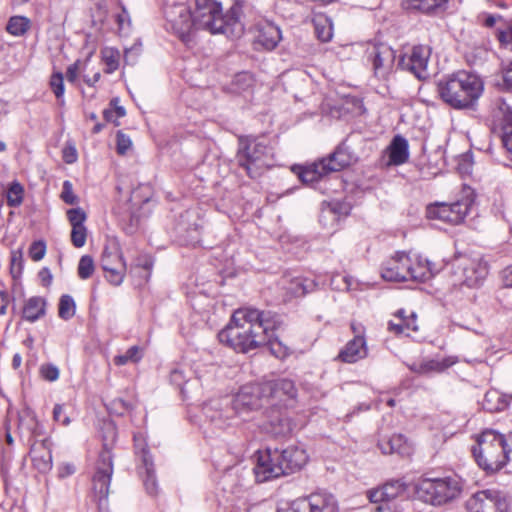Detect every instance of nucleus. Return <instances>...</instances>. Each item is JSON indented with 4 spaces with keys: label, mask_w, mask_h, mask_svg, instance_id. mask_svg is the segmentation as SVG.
Instances as JSON below:
<instances>
[{
    "label": "nucleus",
    "mask_w": 512,
    "mask_h": 512,
    "mask_svg": "<svg viewBox=\"0 0 512 512\" xmlns=\"http://www.w3.org/2000/svg\"><path fill=\"white\" fill-rule=\"evenodd\" d=\"M227 409H232L230 398L225 397L219 400H212L203 407L205 417L216 427L225 428L233 417H227Z\"/></svg>",
    "instance_id": "obj_19"
},
{
    "label": "nucleus",
    "mask_w": 512,
    "mask_h": 512,
    "mask_svg": "<svg viewBox=\"0 0 512 512\" xmlns=\"http://www.w3.org/2000/svg\"><path fill=\"white\" fill-rule=\"evenodd\" d=\"M80 65L81 62L77 60L76 62L68 66L66 70V78L68 82L75 83L77 81L80 72Z\"/></svg>",
    "instance_id": "obj_60"
},
{
    "label": "nucleus",
    "mask_w": 512,
    "mask_h": 512,
    "mask_svg": "<svg viewBox=\"0 0 512 512\" xmlns=\"http://www.w3.org/2000/svg\"><path fill=\"white\" fill-rule=\"evenodd\" d=\"M63 160L67 164H72L77 160V151L74 146L69 145L63 149Z\"/></svg>",
    "instance_id": "obj_62"
},
{
    "label": "nucleus",
    "mask_w": 512,
    "mask_h": 512,
    "mask_svg": "<svg viewBox=\"0 0 512 512\" xmlns=\"http://www.w3.org/2000/svg\"><path fill=\"white\" fill-rule=\"evenodd\" d=\"M484 91L482 79L472 73L459 71L437 83L440 98L457 110L473 109Z\"/></svg>",
    "instance_id": "obj_3"
},
{
    "label": "nucleus",
    "mask_w": 512,
    "mask_h": 512,
    "mask_svg": "<svg viewBox=\"0 0 512 512\" xmlns=\"http://www.w3.org/2000/svg\"><path fill=\"white\" fill-rule=\"evenodd\" d=\"M76 312V304L74 299L68 295H62L59 300L58 315L63 320L71 319Z\"/></svg>",
    "instance_id": "obj_38"
},
{
    "label": "nucleus",
    "mask_w": 512,
    "mask_h": 512,
    "mask_svg": "<svg viewBox=\"0 0 512 512\" xmlns=\"http://www.w3.org/2000/svg\"><path fill=\"white\" fill-rule=\"evenodd\" d=\"M378 447L383 454L397 453L400 456H409L412 453V446L401 434H395L389 438L381 439Z\"/></svg>",
    "instance_id": "obj_28"
},
{
    "label": "nucleus",
    "mask_w": 512,
    "mask_h": 512,
    "mask_svg": "<svg viewBox=\"0 0 512 512\" xmlns=\"http://www.w3.org/2000/svg\"><path fill=\"white\" fill-rule=\"evenodd\" d=\"M472 453L479 467L487 473L501 470L512 452V436L507 438L493 429H486L476 438Z\"/></svg>",
    "instance_id": "obj_5"
},
{
    "label": "nucleus",
    "mask_w": 512,
    "mask_h": 512,
    "mask_svg": "<svg viewBox=\"0 0 512 512\" xmlns=\"http://www.w3.org/2000/svg\"><path fill=\"white\" fill-rule=\"evenodd\" d=\"M448 1L449 0H409L406 4V8L431 13L442 8Z\"/></svg>",
    "instance_id": "obj_34"
},
{
    "label": "nucleus",
    "mask_w": 512,
    "mask_h": 512,
    "mask_svg": "<svg viewBox=\"0 0 512 512\" xmlns=\"http://www.w3.org/2000/svg\"><path fill=\"white\" fill-rule=\"evenodd\" d=\"M278 512H308L304 497H299L289 503L286 507H281Z\"/></svg>",
    "instance_id": "obj_54"
},
{
    "label": "nucleus",
    "mask_w": 512,
    "mask_h": 512,
    "mask_svg": "<svg viewBox=\"0 0 512 512\" xmlns=\"http://www.w3.org/2000/svg\"><path fill=\"white\" fill-rule=\"evenodd\" d=\"M499 113L502 114V143L508 157L512 160V110L510 106L503 100L498 103Z\"/></svg>",
    "instance_id": "obj_27"
},
{
    "label": "nucleus",
    "mask_w": 512,
    "mask_h": 512,
    "mask_svg": "<svg viewBox=\"0 0 512 512\" xmlns=\"http://www.w3.org/2000/svg\"><path fill=\"white\" fill-rule=\"evenodd\" d=\"M406 485L401 480H391L381 487L369 490L367 496L371 502L390 501L404 493Z\"/></svg>",
    "instance_id": "obj_23"
},
{
    "label": "nucleus",
    "mask_w": 512,
    "mask_h": 512,
    "mask_svg": "<svg viewBox=\"0 0 512 512\" xmlns=\"http://www.w3.org/2000/svg\"><path fill=\"white\" fill-rule=\"evenodd\" d=\"M255 30V43L266 50L274 49L282 38L279 27L268 20L258 22Z\"/></svg>",
    "instance_id": "obj_20"
},
{
    "label": "nucleus",
    "mask_w": 512,
    "mask_h": 512,
    "mask_svg": "<svg viewBox=\"0 0 512 512\" xmlns=\"http://www.w3.org/2000/svg\"><path fill=\"white\" fill-rule=\"evenodd\" d=\"M411 264V257L405 252H397L387 260L382 267L381 276L386 281L404 282L409 274L408 266Z\"/></svg>",
    "instance_id": "obj_17"
},
{
    "label": "nucleus",
    "mask_w": 512,
    "mask_h": 512,
    "mask_svg": "<svg viewBox=\"0 0 512 512\" xmlns=\"http://www.w3.org/2000/svg\"><path fill=\"white\" fill-rule=\"evenodd\" d=\"M308 512H339V502L334 494L317 490L304 496Z\"/></svg>",
    "instance_id": "obj_18"
},
{
    "label": "nucleus",
    "mask_w": 512,
    "mask_h": 512,
    "mask_svg": "<svg viewBox=\"0 0 512 512\" xmlns=\"http://www.w3.org/2000/svg\"><path fill=\"white\" fill-rule=\"evenodd\" d=\"M106 429L111 438V443H108L107 440L104 439L103 449L96 462L95 473L92 479L94 497L98 502L99 508L102 507L103 502L108 498L111 477L113 474V456L111 450L112 443L116 437V431L111 424H108Z\"/></svg>",
    "instance_id": "obj_8"
},
{
    "label": "nucleus",
    "mask_w": 512,
    "mask_h": 512,
    "mask_svg": "<svg viewBox=\"0 0 512 512\" xmlns=\"http://www.w3.org/2000/svg\"><path fill=\"white\" fill-rule=\"evenodd\" d=\"M497 85L503 90L512 92V62L502 68L501 80Z\"/></svg>",
    "instance_id": "obj_48"
},
{
    "label": "nucleus",
    "mask_w": 512,
    "mask_h": 512,
    "mask_svg": "<svg viewBox=\"0 0 512 512\" xmlns=\"http://www.w3.org/2000/svg\"><path fill=\"white\" fill-rule=\"evenodd\" d=\"M367 355L366 342L362 336H355L339 352L338 359L345 363H354Z\"/></svg>",
    "instance_id": "obj_29"
},
{
    "label": "nucleus",
    "mask_w": 512,
    "mask_h": 512,
    "mask_svg": "<svg viewBox=\"0 0 512 512\" xmlns=\"http://www.w3.org/2000/svg\"><path fill=\"white\" fill-rule=\"evenodd\" d=\"M46 253V245L43 241H35L29 247V257L33 261H40Z\"/></svg>",
    "instance_id": "obj_52"
},
{
    "label": "nucleus",
    "mask_w": 512,
    "mask_h": 512,
    "mask_svg": "<svg viewBox=\"0 0 512 512\" xmlns=\"http://www.w3.org/2000/svg\"><path fill=\"white\" fill-rule=\"evenodd\" d=\"M50 87L57 99H61L64 95V78L62 73H53L50 78Z\"/></svg>",
    "instance_id": "obj_49"
},
{
    "label": "nucleus",
    "mask_w": 512,
    "mask_h": 512,
    "mask_svg": "<svg viewBox=\"0 0 512 512\" xmlns=\"http://www.w3.org/2000/svg\"><path fill=\"white\" fill-rule=\"evenodd\" d=\"M368 58L375 76L385 78L393 68L396 53L389 45L377 43L368 49Z\"/></svg>",
    "instance_id": "obj_15"
},
{
    "label": "nucleus",
    "mask_w": 512,
    "mask_h": 512,
    "mask_svg": "<svg viewBox=\"0 0 512 512\" xmlns=\"http://www.w3.org/2000/svg\"><path fill=\"white\" fill-rule=\"evenodd\" d=\"M87 229L85 226L73 227L71 231V242L77 247H83L86 243Z\"/></svg>",
    "instance_id": "obj_51"
},
{
    "label": "nucleus",
    "mask_w": 512,
    "mask_h": 512,
    "mask_svg": "<svg viewBox=\"0 0 512 512\" xmlns=\"http://www.w3.org/2000/svg\"><path fill=\"white\" fill-rule=\"evenodd\" d=\"M53 419L61 423L63 426H68L71 422L70 417L64 414V406L56 404L53 409Z\"/></svg>",
    "instance_id": "obj_58"
},
{
    "label": "nucleus",
    "mask_w": 512,
    "mask_h": 512,
    "mask_svg": "<svg viewBox=\"0 0 512 512\" xmlns=\"http://www.w3.org/2000/svg\"><path fill=\"white\" fill-rule=\"evenodd\" d=\"M67 218L73 227L84 226V222L87 218L86 213L80 207L72 208L67 211Z\"/></svg>",
    "instance_id": "obj_47"
},
{
    "label": "nucleus",
    "mask_w": 512,
    "mask_h": 512,
    "mask_svg": "<svg viewBox=\"0 0 512 512\" xmlns=\"http://www.w3.org/2000/svg\"><path fill=\"white\" fill-rule=\"evenodd\" d=\"M409 275L407 281L424 282L437 274L440 268L421 256L411 258V264L408 266Z\"/></svg>",
    "instance_id": "obj_22"
},
{
    "label": "nucleus",
    "mask_w": 512,
    "mask_h": 512,
    "mask_svg": "<svg viewBox=\"0 0 512 512\" xmlns=\"http://www.w3.org/2000/svg\"><path fill=\"white\" fill-rule=\"evenodd\" d=\"M315 287L313 280L302 277H296L291 280L288 291L295 297L304 296L306 293L312 291Z\"/></svg>",
    "instance_id": "obj_35"
},
{
    "label": "nucleus",
    "mask_w": 512,
    "mask_h": 512,
    "mask_svg": "<svg viewBox=\"0 0 512 512\" xmlns=\"http://www.w3.org/2000/svg\"><path fill=\"white\" fill-rule=\"evenodd\" d=\"M185 378V372L181 368H175L170 372L171 383L178 386L182 393H184V385L187 383Z\"/></svg>",
    "instance_id": "obj_56"
},
{
    "label": "nucleus",
    "mask_w": 512,
    "mask_h": 512,
    "mask_svg": "<svg viewBox=\"0 0 512 512\" xmlns=\"http://www.w3.org/2000/svg\"><path fill=\"white\" fill-rule=\"evenodd\" d=\"M30 28V20L24 16H13L7 24V31L14 36H22Z\"/></svg>",
    "instance_id": "obj_37"
},
{
    "label": "nucleus",
    "mask_w": 512,
    "mask_h": 512,
    "mask_svg": "<svg viewBox=\"0 0 512 512\" xmlns=\"http://www.w3.org/2000/svg\"><path fill=\"white\" fill-rule=\"evenodd\" d=\"M280 324L278 317L271 312L240 308L233 313L229 324L219 332L218 338L235 351L246 353L265 345L271 331L276 330Z\"/></svg>",
    "instance_id": "obj_1"
},
{
    "label": "nucleus",
    "mask_w": 512,
    "mask_h": 512,
    "mask_svg": "<svg viewBox=\"0 0 512 512\" xmlns=\"http://www.w3.org/2000/svg\"><path fill=\"white\" fill-rule=\"evenodd\" d=\"M40 374L45 380L53 382L59 378V369L53 364H45L41 366Z\"/></svg>",
    "instance_id": "obj_55"
},
{
    "label": "nucleus",
    "mask_w": 512,
    "mask_h": 512,
    "mask_svg": "<svg viewBox=\"0 0 512 512\" xmlns=\"http://www.w3.org/2000/svg\"><path fill=\"white\" fill-rule=\"evenodd\" d=\"M102 59L106 65V73H113L119 67V51L114 48L106 47L101 51Z\"/></svg>",
    "instance_id": "obj_40"
},
{
    "label": "nucleus",
    "mask_w": 512,
    "mask_h": 512,
    "mask_svg": "<svg viewBox=\"0 0 512 512\" xmlns=\"http://www.w3.org/2000/svg\"><path fill=\"white\" fill-rule=\"evenodd\" d=\"M141 359L140 350L137 346L130 347L125 354L117 355L114 357V363L117 366H122L128 362H138Z\"/></svg>",
    "instance_id": "obj_44"
},
{
    "label": "nucleus",
    "mask_w": 512,
    "mask_h": 512,
    "mask_svg": "<svg viewBox=\"0 0 512 512\" xmlns=\"http://www.w3.org/2000/svg\"><path fill=\"white\" fill-rule=\"evenodd\" d=\"M236 161L250 178H256L272 166V149L264 140L240 137Z\"/></svg>",
    "instance_id": "obj_7"
},
{
    "label": "nucleus",
    "mask_w": 512,
    "mask_h": 512,
    "mask_svg": "<svg viewBox=\"0 0 512 512\" xmlns=\"http://www.w3.org/2000/svg\"><path fill=\"white\" fill-rule=\"evenodd\" d=\"M166 29L176 34L183 42H188L196 25L193 13L185 3L166 5L164 8Z\"/></svg>",
    "instance_id": "obj_10"
},
{
    "label": "nucleus",
    "mask_w": 512,
    "mask_h": 512,
    "mask_svg": "<svg viewBox=\"0 0 512 512\" xmlns=\"http://www.w3.org/2000/svg\"><path fill=\"white\" fill-rule=\"evenodd\" d=\"M232 409H227V417L257 410L268 403L266 393L264 394V382L248 384L239 390V392L230 399Z\"/></svg>",
    "instance_id": "obj_9"
},
{
    "label": "nucleus",
    "mask_w": 512,
    "mask_h": 512,
    "mask_svg": "<svg viewBox=\"0 0 512 512\" xmlns=\"http://www.w3.org/2000/svg\"><path fill=\"white\" fill-rule=\"evenodd\" d=\"M500 277L505 287L512 288V266L503 269L500 273Z\"/></svg>",
    "instance_id": "obj_63"
},
{
    "label": "nucleus",
    "mask_w": 512,
    "mask_h": 512,
    "mask_svg": "<svg viewBox=\"0 0 512 512\" xmlns=\"http://www.w3.org/2000/svg\"><path fill=\"white\" fill-rule=\"evenodd\" d=\"M141 453L142 462L145 468L143 483L147 493L155 496L158 493V482L155 476L153 460L145 448L141 449Z\"/></svg>",
    "instance_id": "obj_31"
},
{
    "label": "nucleus",
    "mask_w": 512,
    "mask_h": 512,
    "mask_svg": "<svg viewBox=\"0 0 512 512\" xmlns=\"http://www.w3.org/2000/svg\"><path fill=\"white\" fill-rule=\"evenodd\" d=\"M466 507L470 512H506V498L496 490H483L469 498Z\"/></svg>",
    "instance_id": "obj_14"
},
{
    "label": "nucleus",
    "mask_w": 512,
    "mask_h": 512,
    "mask_svg": "<svg viewBox=\"0 0 512 512\" xmlns=\"http://www.w3.org/2000/svg\"><path fill=\"white\" fill-rule=\"evenodd\" d=\"M124 261L118 247L105 248L101 257V266L104 271L115 267L116 263Z\"/></svg>",
    "instance_id": "obj_39"
},
{
    "label": "nucleus",
    "mask_w": 512,
    "mask_h": 512,
    "mask_svg": "<svg viewBox=\"0 0 512 512\" xmlns=\"http://www.w3.org/2000/svg\"><path fill=\"white\" fill-rule=\"evenodd\" d=\"M416 314L414 312H411L409 315L404 314V325L407 332V335H409L410 331H417L418 326L416 324Z\"/></svg>",
    "instance_id": "obj_61"
},
{
    "label": "nucleus",
    "mask_w": 512,
    "mask_h": 512,
    "mask_svg": "<svg viewBox=\"0 0 512 512\" xmlns=\"http://www.w3.org/2000/svg\"><path fill=\"white\" fill-rule=\"evenodd\" d=\"M274 331H271L270 339L266 342L269 345L270 351L277 358H285L290 354L289 348L282 344L277 338H274Z\"/></svg>",
    "instance_id": "obj_43"
},
{
    "label": "nucleus",
    "mask_w": 512,
    "mask_h": 512,
    "mask_svg": "<svg viewBox=\"0 0 512 512\" xmlns=\"http://www.w3.org/2000/svg\"><path fill=\"white\" fill-rule=\"evenodd\" d=\"M271 406H286L287 401L296 397L297 390L294 382L289 379H278L264 382V394Z\"/></svg>",
    "instance_id": "obj_16"
},
{
    "label": "nucleus",
    "mask_w": 512,
    "mask_h": 512,
    "mask_svg": "<svg viewBox=\"0 0 512 512\" xmlns=\"http://www.w3.org/2000/svg\"><path fill=\"white\" fill-rule=\"evenodd\" d=\"M456 363V358L454 357H445L441 360L439 359H424L421 362H414L411 364H407L409 370L417 374H430L433 372L439 373L443 372L447 368L451 367Z\"/></svg>",
    "instance_id": "obj_26"
},
{
    "label": "nucleus",
    "mask_w": 512,
    "mask_h": 512,
    "mask_svg": "<svg viewBox=\"0 0 512 512\" xmlns=\"http://www.w3.org/2000/svg\"><path fill=\"white\" fill-rule=\"evenodd\" d=\"M408 141L401 135H396L386 149L388 155L387 166H399L409 158Z\"/></svg>",
    "instance_id": "obj_25"
},
{
    "label": "nucleus",
    "mask_w": 512,
    "mask_h": 512,
    "mask_svg": "<svg viewBox=\"0 0 512 512\" xmlns=\"http://www.w3.org/2000/svg\"><path fill=\"white\" fill-rule=\"evenodd\" d=\"M326 165L330 172L340 171L357 162L358 156L354 153L347 141H343L336 150L329 155Z\"/></svg>",
    "instance_id": "obj_21"
},
{
    "label": "nucleus",
    "mask_w": 512,
    "mask_h": 512,
    "mask_svg": "<svg viewBox=\"0 0 512 512\" xmlns=\"http://www.w3.org/2000/svg\"><path fill=\"white\" fill-rule=\"evenodd\" d=\"M463 484L457 476L423 478L415 486L417 497L432 506H443L456 500L462 493Z\"/></svg>",
    "instance_id": "obj_6"
},
{
    "label": "nucleus",
    "mask_w": 512,
    "mask_h": 512,
    "mask_svg": "<svg viewBox=\"0 0 512 512\" xmlns=\"http://www.w3.org/2000/svg\"><path fill=\"white\" fill-rule=\"evenodd\" d=\"M241 6L235 2L226 14H223V0H196L193 12L196 30H207L212 34H224L230 38H239L244 33L240 20Z\"/></svg>",
    "instance_id": "obj_2"
},
{
    "label": "nucleus",
    "mask_w": 512,
    "mask_h": 512,
    "mask_svg": "<svg viewBox=\"0 0 512 512\" xmlns=\"http://www.w3.org/2000/svg\"><path fill=\"white\" fill-rule=\"evenodd\" d=\"M61 199L69 205H74L78 203V197L73 192L72 183L68 180L64 181L63 188L61 192Z\"/></svg>",
    "instance_id": "obj_53"
},
{
    "label": "nucleus",
    "mask_w": 512,
    "mask_h": 512,
    "mask_svg": "<svg viewBox=\"0 0 512 512\" xmlns=\"http://www.w3.org/2000/svg\"><path fill=\"white\" fill-rule=\"evenodd\" d=\"M429 45H415L411 50L403 54L399 59V67L408 71L419 80H426L430 77L428 64L431 56Z\"/></svg>",
    "instance_id": "obj_13"
},
{
    "label": "nucleus",
    "mask_w": 512,
    "mask_h": 512,
    "mask_svg": "<svg viewBox=\"0 0 512 512\" xmlns=\"http://www.w3.org/2000/svg\"><path fill=\"white\" fill-rule=\"evenodd\" d=\"M472 204V197L466 195L461 200L453 203H436L428 206L427 216L431 219H439L452 225H458L464 221Z\"/></svg>",
    "instance_id": "obj_12"
},
{
    "label": "nucleus",
    "mask_w": 512,
    "mask_h": 512,
    "mask_svg": "<svg viewBox=\"0 0 512 512\" xmlns=\"http://www.w3.org/2000/svg\"><path fill=\"white\" fill-rule=\"evenodd\" d=\"M94 272V261L89 255H84L80 258L78 264V275L81 279H88Z\"/></svg>",
    "instance_id": "obj_45"
},
{
    "label": "nucleus",
    "mask_w": 512,
    "mask_h": 512,
    "mask_svg": "<svg viewBox=\"0 0 512 512\" xmlns=\"http://www.w3.org/2000/svg\"><path fill=\"white\" fill-rule=\"evenodd\" d=\"M460 284L467 287L479 286L488 274V265L481 257L461 255L453 262Z\"/></svg>",
    "instance_id": "obj_11"
},
{
    "label": "nucleus",
    "mask_w": 512,
    "mask_h": 512,
    "mask_svg": "<svg viewBox=\"0 0 512 512\" xmlns=\"http://www.w3.org/2000/svg\"><path fill=\"white\" fill-rule=\"evenodd\" d=\"M38 275L44 286H49L51 284L52 274L48 268H42Z\"/></svg>",
    "instance_id": "obj_64"
},
{
    "label": "nucleus",
    "mask_w": 512,
    "mask_h": 512,
    "mask_svg": "<svg viewBox=\"0 0 512 512\" xmlns=\"http://www.w3.org/2000/svg\"><path fill=\"white\" fill-rule=\"evenodd\" d=\"M24 187L18 181H13L6 192L7 204L9 207H19L24 199Z\"/></svg>",
    "instance_id": "obj_36"
},
{
    "label": "nucleus",
    "mask_w": 512,
    "mask_h": 512,
    "mask_svg": "<svg viewBox=\"0 0 512 512\" xmlns=\"http://www.w3.org/2000/svg\"><path fill=\"white\" fill-rule=\"evenodd\" d=\"M23 272V255L21 250L11 252L10 273L14 280L20 278Z\"/></svg>",
    "instance_id": "obj_42"
},
{
    "label": "nucleus",
    "mask_w": 512,
    "mask_h": 512,
    "mask_svg": "<svg viewBox=\"0 0 512 512\" xmlns=\"http://www.w3.org/2000/svg\"><path fill=\"white\" fill-rule=\"evenodd\" d=\"M308 461L307 453L298 446L285 449H270L259 452L257 464L254 467L258 482H266L282 475L299 471Z\"/></svg>",
    "instance_id": "obj_4"
},
{
    "label": "nucleus",
    "mask_w": 512,
    "mask_h": 512,
    "mask_svg": "<svg viewBox=\"0 0 512 512\" xmlns=\"http://www.w3.org/2000/svg\"><path fill=\"white\" fill-rule=\"evenodd\" d=\"M30 456L33 466L41 473H46L52 468V454L49 441L44 439L34 443L30 448Z\"/></svg>",
    "instance_id": "obj_24"
},
{
    "label": "nucleus",
    "mask_w": 512,
    "mask_h": 512,
    "mask_svg": "<svg viewBox=\"0 0 512 512\" xmlns=\"http://www.w3.org/2000/svg\"><path fill=\"white\" fill-rule=\"evenodd\" d=\"M132 142L131 139L122 133L121 131H118L117 133V153L120 155L126 154V152L131 148Z\"/></svg>",
    "instance_id": "obj_57"
},
{
    "label": "nucleus",
    "mask_w": 512,
    "mask_h": 512,
    "mask_svg": "<svg viewBox=\"0 0 512 512\" xmlns=\"http://www.w3.org/2000/svg\"><path fill=\"white\" fill-rule=\"evenodd\" d=\"M264 429L275 437H285L292 432L293 426L291 420L284 413L279 412L269 418Z\"/></svg>",
    "instance_id": "obj_30"
},
{
    "label": "nucleus",
    "mask_w": 512,
    "mask_h": 512,
    "mask_svg": "<svg viewBox=\"0 0 512 512\" xmlns=\"http://www.w3.org/2000/svg\"><path fill=\"white\" fill-rule=\"evenodd\" d=\"M125 270V261H119L116 263L115 267L108 268V270L105 271V277L111 284L118 286L123 282Z\"/></svg>",
    "instance_id": "obj_41"
},
{
    "label": "nucleus",
    "mask_w": 512,
    "mask_h": 512,
    "mask_svg": "<svg viewBox=\"0 0 512 512\" xmlns=\"http://www.w3.org/2000/svg\"><path fill=\"white\" fill-rule=\"evenodd\" d=\"M404 314L405 310L401 309L399 310L395 315V320H391L388 323V329L389 331L395 333L396 335L400 334H406V329L404 325Z\"/></svg>",
    "instance_id": "obj_46"
},
{
    "label": "nucleus",
    "mask_w": 512,
    "mask_h": 512,
    "mask_svg": "<svg viewBox=\"0 0 512 512\" xmlns=\"http://www.w3.org/2000/svg\"><path fill=\"white\" fill-rule=\"evenodd\" d=\"M496 36L502 46L512 47V20L504 28H498Z\"/></svg>",
    "instance_id": "obj_50"
},
{
    "label": "nucleus",
    "mask_w": 512,
    "mask_h": 512,
    "mask_svg": "<svg viewBox=\"0 0 512 512\" xmlns=\"http://www.w3.org/2000/svg\"><path fill=\"white\" fill-rule=\"evenodd\" d=\"M330 173L326 165V160L321 159L307 167H304L299 173V178L303 183H314L321 177Z\"/></svg>",
    "instance_id": "obj_33"
},
{
    "label": "nucleus",
    "mask_w": 512,
    "mask_h": 512,
    "mask_svg": "<svg viewBox=\"0 0 512 512\" xmlns=\"http://www.w3.org/2000/svg\"><path fill=\"white\" fill-rule=\"evenodd\" d=\"M116 22L120 32H124L130 27V17L125 7H122L121 13L117 14Z\"/></svg>",
    "instance_id": "obj_59"
},
{
    "label": "nucleus",
    "mask_w": 512,
    "mask_h": 512,
    "mask_svg": "<svg viewBox=\"0 0 512 512\" xmlns=\"http://www.w3.org/2000/svg\"><path fill=\"white\" fill-rule=\"evenodd\" d=\"M46 301L40 296L29 298L23 307V318L28 322H35L45 315Z\"/></svg>",
    "instance_id": "obj_32"
}]
</instances>
